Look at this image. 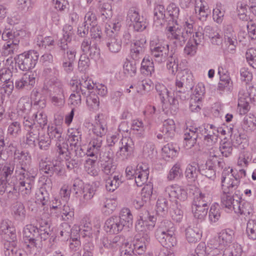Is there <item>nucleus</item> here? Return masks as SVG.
<instances>
[{"mask_svg":"<svg viewBox=\"0 0 256 256\" xmlns=\"http://www.w3.org/2000/svg\"><path fill=\"white\" fill-rule=\"evenodd\" d=\"M31 156L26 150L16 151L14 160L0 164V195L6 192L10 200H16L20 195L30 196L34 182V176L27 170Z\"/></svg>","mask_w":256,"mask_h":256,"instance_id":"obj_1","label":"nucleus"},{"mask_svg":"<svg viewBox=\"0 0 256 256\" xmlns=\"http://www.w3.org/2000/svg\"><path fill=\"white\" fill-rule=\"evenodd\" d=\"M44 225L40 224V227L32 224H27L23 229V240L25 245L30 250L35 248H40L43 242H49L48 246L53 245L56 236L52 234L50 230V226L47 222H44Z\"/></svg>","mask_w":256,"mask_h":256,"instance_id":"obj_2","label":"nucleus"},{"mask_svg":"<svg viewBox=\"0 0 256 256\" xmlns=\"http://www.w3.org/2000/svg\"><path fill=\"white\" fill-rule=\"evenodd\" d=\"M194 22L192 18L188 16L180 20L178 26L170 24L166 28L165 32L168 40L176 46H182L186 43L189 36L194 32Z\"/></svg>","mask_w":256,"mask_h":256,"instance_id":"obj_3","label":"nucleus"},{"mask_svg":"<svg viewBox=\"0 0 256 256\" xmlns=\"http://www.w3.org/2000/svg\"><path fill=\"white\" fill-rule=\"evenodd\" d=\"M108 131L107 125L104 120H98L92 128L94 136L91 138L86 150L88 156L98 158L102 146L104 136Z\"/></svg>","mask_w":256,"mask_h":256,"instance_id":"obj_4","label":"nucleus"},{"mask_svg":"<svg viewBox=\"0 0 256 256\" xmlns=\"http://www.w3.org/2000/svg\"><path fill=\"white\" fill-rule=\"evenodd\" d=\"M234 238V232L230 228L222 230L218 234V238H214L210 240L208 250L212 248L214 251H210V254L218 255L223 254L225 250L232 246Z\"/></svg>","mask_w":256,"mask_h":256,"instance_id":"obj_5","label":"nucleus"},{"mask_svg":"<svg viewBox=\"0 0 256 256\" xmlns=\"http://www.w3.org/2000/svg\"><path fill=\"white\" fill-rule=\"evenodd\" d=\"M97 186L94 184H84L77 178L74 180L71 190L79 200L80 204L83 206L91 200L96 194Z\"/></svg>","mask_w":256,"mask_h":256,"instance_id":"obj_6","label":"nucleus"},{"mask_svg":"<svg viewBox=\"0 0 256 256\" xmlns=\"http://www.w3.org/2000/svg\"><path fill=\"white\" fill-rule=\"evenodd\" d=\"M150 48L152 58L158 64L164 62L170 56L168 42L157 36L150 38Z\"/></svg>","mask_w":256,"mask_h":256,"instance_id":"obj_7","label":"nucleus"},{"mask_svg":"<svg viewBox=\"0 0 256 256\" xmlns=\"http://www.w3.org/2000/svg\"><path fill=\"white\" fill-rule=\"evenodd\" d=\"M224 168L221 176V186L225 192L229 190H236L240 184V179L246 176V171L244 169L238 170L231 168Z\"/></svg>","mask_w":256,"mask_h":256,"instance_id":"obj_8","label":"nucleus"},{"mask_svg":"<svg viewBox=\"0 0 256 256\" xmlns=\"http://www.w3.org/2000/svg\"><path fill=\"white\" fill-rule=\"evenodd\" d=\"M212 197L208 194H199L194 197L192 205V211L195 218L204 220L207 214Z\"/></svg>","mask_w":256,"mask_h":256,"instance_id":"obj_9","label":"nucleus"},{"mask_svg":"<svg viewBox=\"0 0 256 256\" xmlns=\"http://www.w3.org/2000/svg\"><path fill=\"white\" fill-rule=\"evenodd\" d=\"M38 57L39 54L37 51L30 50L17 55L14 60L20 70L28 71L35 67Z\"/></svg>","mask_w":256,"mask_h":256,"instance_id":"obj_10","label":"nucleus"},{"mask_svg":"<svg viewBox=\"0 0 256 256\" xmlns=\"http://www.w3.org/2000/svg\"><path fill=\"white\" fill-rule=\"evenodd\" d=\"M126 174L127 178H134L138 186H142L145 184L148 177L149 168L145 164H138L136 168L132 166H128L126 168Z\"/></svg>","mask_w":256,"mask_h":256,"instance_id":"obj_11","label":"nucleus"},{"mask_svg":"<svg viewBox=\"0 0 256 256\" xmlns=\"http://www.w3.org/2000/svg\"><path fill=\"white\" fill-rule=\"evenodd\" d=\"M196 128L199 139L206 144L212 146L217 141L218 130L214 125L205 123Z\"/></svg>","mask_w":256,"mask_h":256,"instance_id":"obj_12","label":"nucleus"},{"mask_svg":"<svg viewBox=\"0 0 256 256\" xmlns=\"http://www.w3.org/2000/svg\"><path fill=\"white\" fill-rule=\"evenodd\" d=\"M62 130L60 126L53 124L49 125L48 127V134L51 140L55 139L56 152L58 154H68V142L62 136Z\"/></svg>","mask_w":256,"mask_h":256,"instance_id":"obj_13","label":"nucleus"},{"mask_svg":"<svg viewBox=\"0 0 256 256\" xmlns=\"http://www.w3.org/2000/svg\"><path fill=\"white\" fill-rule=\"evenodd\" d=\"M48 89L50 92L51 101L56 106H61L64 104V85L57 78L48 82Z\"/></svg>","mask_w":256,"mask_h":256,"instance_id":"obj_14","label":"nucleus"},{"mask_svg":"<svg viewBox=\"0 0 256 256\" xmlns=\"http://www.w3.org/2000/svg\"><path fill=\"white\" fill-rule=\"evenodd\" d=\"M156 218L151 216L148 211L146 210L144 213L141 214L136 222V230L140 234L149 236L150 232L152 231L155 226Z\"/></svg>","mask_w":256,"mask_h":256,"instance_id":"obj_15","label":"nucleus"},{"mask_svg":"<svg viewBox=\"0 0 256 256\" xmlns=\"http://www.w3.org/2000/svg\"><path fill=\"white\" fill-rule=\"evenodd\" d=\"M223 36L224 48L223 51L224 53L234 54L238 44L236 32L234 30L231 24H226L223 28Z\"/></svg>","mask_w":256,"mask_h":256,"instance_id":"obj_16","label":"nucleus"},{"mask_svg":"<svg viewBox=\"0 0 256 256\" xmlns=\"http://www.w3.org/2000/svg\"><path fill=\"white\" fill-rule=\"evenodd\" d=\"M192 80V76L190 74L176 76L175 80V86L173 90L174 95L176 98H179L182 100H184L188 98V89L193 87L191 84L189 87L187 86V81Z\"/></svg>","mask_w":256,"mask_h":256,"instance_id":"obj_17","label":"nucleus"},{"mask_svg":"<svg viewBox=\"0 0 256 256\" xmlns=\"http://www.w3.org/2000/svg\"><path fill=\"white\" fill-rule=\"evenodd\" d=\"M39 168L40 172L48 177H50L54 174L58 176L65 174V170L60 161H47L42 159L39 162Z\"/></svg>","mask_w":256,"mask_h":256,"instance_id":"obj_18","label":"nucleus"},{"mask_svg":"<svg viewBox=\"0 0 256 256\" xmlns=\"http://www.w3.org/2000/svg\"><path fill=\"white\" fill-rule=\"evenodd\" d=\"M222 194L221 195V202L223 206L228 208L229 210H233L236 205V202L238 203L242 200V194L238 190H229L226 191L224 189L223 186H222Z\"/></svg>","mask_w":256,"mask_h":256,"instance_id":"obj_19","label":"nucleus"},{"mask_svg":"<svg viewBox=\"0 0 256 256\" xmlns=\"http://www.w3.org/2000/svg\"><path fill=\"white\" fill-rule=\"evenodd\" d=\"M127 20H130L132 26L134 31L140 32L147 27L146 19L140 14V10L136 8L129 9L127 14Z\"/></svg>","mask_w":256,"mask_h":256,"instance_id":"obj_20","label":"nucleus"},{"mask_svg":"<svg viewBox=\"0 0 256 256\" xmlns=\"http://www.w3.org/2000/svg\"><path fill=\"white\" fill-rule=\"evenodd\" d=\"M164 194L168 196L171 201L177 202L178 200L180 201H184L187 198V192L184 188L178 184H172L166 187Z\"/></svg>","mask_w":256,"mask_h":256,"instance_id":"obj_21","label":"nucleus"},{"mask_svg":"<svg viewBox=\"0 0 256 256\" xmlns=\"http://www.w3.org/2000/svg\"><path fill=\"white\" fill-rule=\"evenodd\" d=\"M122 146L116 152V156L121 160L128 159L132 155L134 150L133 140L130 137L123 138L120 140Z\"/></svg>","mask_w":256,"mask_h":256,"instance_id":"obj_22","label":"nucleus"},{"mask_svg":"<svg viewBox=\"0 0 256 256\" xmlns=\"http://www.w3.org/2000/svg\"><path fill=\"white\" fill-rule=\"evenodd\" d=\"M98 44L92 42L89 38H84L82 42L80 48L84 54L96 60L99 59L100 55Z\"/></svg>","mask_w":256,"mask_h":256,"instance_id":"obj_23","label":"nucleus"},{"mask_svg":"<svg viewBox=\"0 0 256 256\" xmlns=\"http://www.w3.org/2000/svg\"><path fill=\"white\" fill-rule=\"evenodd\" d=\"M26 30L24 29H5L2 34V40L7 43H20V39L26 36Z\"/></svg>","mask_w":256,"mask_h":256,"instance_id":"obj_24","label":"nucleus"},{"mask_svg":"<svg viewBox=\"0 0 256 256\" xmlns=\"http://www.w3.org/2000/svg\"><path fill=\"white\" fill-rule=\"evenodd\" d=\"M150 236L143 235L140 238H136L132 246L126 248L124 250L131 251L134 254L142 255L144 254L146 249V244L149 242Z\"/></svg>","mask_w":256,"mask_h":256,"instance_id":"obj_25","label":"nucleus"},{"mask_svg":"<svg viewBox=\"0 0 256 256\" xmlns=\"http://www.w3.org/2000/svg\"><path fill=\"white\" fill-rule=\"evenodd\" d=\"M104 230L110 234H118L122 230H126L117 216H112L108 218L104 222Z\"/></svg>","mask_w":256,"mask_h":256,"instance_id":"obj_26","label":"nucleus"},{"mask_svg":"<svg viewBox=\"0 0 256 256\" xmlns=\"http://www.w3.org/2000/svg\"><path fill=\"white\" fill-rule=\"evenodd\" d=\"M198 138L199 139V136L196 127L190 126V128H187L184 130L183 134L184 146L186 150L191 148L196 144Z\"/></svg>","mask_w":256,"mask_h":256,"instance_id":"obj_27","label":"nucleus"},{"mask_svg":"<svg viewBox=\"0 0 256 256\" xmlns=\"http://www.w3.org/2000/svg\"><path fill=\"white\" fill-rule=\"evenodd\" d=\"M45 184L40 187L36 193V202L39 205L44 206V210L48 209L50 203V198L49 191L51 186L46 188Z\"/></svg>","mask_w":256,"mask_h":256,"instance_id":"obj_28","label":"nucleus"},{"mask_svg":"<svg viewBox=\"0 0 256 256\" xmlns=\"http://www.w3.org/2000/svg\"><path fill=\"white\" fill-rule=\"evenodd\" d=\"M36 74L30 72L22 76L15 82V88L18 90L26 89L27 90L32 88L36 82Z\"/></svg>","mask_w":256,"mask_h":256,"instance_id":"obj_29","label":"nucleus"},{"mask_svg":"<svg viewBox=\"0 0 256 256\" xmlns=\"http://www.w3.org/2000/svg\"><path fill=\"white\" fill-rule=\"evenodd\" d=\"M0 234L10 240H17L16 228L12 222L8 219L0 222Z\"/></svg>","mask_w":256,"mask_h":256,"instance_id":"obj_30","label":"nucleus"},{"mask_svg":"<svg viewBox=\"0 0 256 256\" xmlns=\"http://www.w3.org/2000/svg\"><path fill=\"white\" fill-rule=\"evenodd\" d=\"M76 49H72L69 50L64 54L56 56L62 58V66L64 71L68 74L72 72L73 70L74 63L76 59Z\"/></svg>","mask_w":256,"mask_h":256,"instance_id":"obj_31","label":"nucleus"},{"mask_svg":"<svg viewBox=\"0 0 256 256\" xmlns=\"http://www.w3.org/2000/svg\"><path fill=\"white\" fill-rule=\"evenodd\" d=\"M146 40L142 38L136 40L130 50L131 58L134 60H138L143 56L146 50Z\"/></svg>","mask_w":256,"mask_h":256,"instance_id":"obj_32","label":"nucleus"},{"mask_svg":"<svg viewBox=\"0 0 256 256\" xmlns=\"http://www.w3.org/2000/svg\"><path fill=\"white\" fill-rule=\"evenodd\" d=\"M32 108V102L28 97H22L19 100L17 108L16 113L18 118L29 116L30 114Z\"/></svg>","mask_w":256,"mask_h":256,"instance_id":"obj_33","label":"nucleus"},{"mask_svg":"<svg viewBox=\"0 0 256 256\" xmlns=\"http://www.w3.org/2000/svg\"><path fill=\"white\" fill-rule=\"evenodd\" d=\"M203 34L204 36L208 38L212 44L220 46L222 44V36L216 27L207 26H205Z\"/></svg>","mask_w":256,"mask_h":256,"instance_id":"obj_34","label":"nucleus"},{"mask_svg":"<svg viewBox=\"0 0 256 256\" xmlns=\"http://www.w3.org/2000/svg\"><path fill=\"white\" fill-rule=\"evenodd\" d=\"M99 162L100 168L105 174L111 175L114 172L116 166L114 164L113 158L108 154L100 156Z\"/></svg>","mask_w":256,"mask_h":256,"instance_id":"obj_35","label":"nucleus"},{"mask_svg":"<svg viewBox=\"0 0 256 256\" xmlns=\"http://www.w3.org/2000/svg\"><path fill=\"white\" fill-rule=\"evenodd\" d=\"M94 86L95 84L94 83L92 80L86 76L82 77V79L80 80V82H76L74 86L77 88V90H79L84 96H86L88 93L91 92H92L90 90H94Z\"/></svg>","mask_w":256,"mask_h":256,"instance_id":"obj_36","label":"nucleus"},{"mask_svg":"<svg viewBox=\"0 0 256 256\" xmlns=\"http://www.w3.org/2000/svg\"><path fill=\"white\" fill-rule=\"evenodd\" d=\"M106 45L108 51L112 54L119 52L122 47V41L115 34L106 36Z\"/></svg>","mask_w":256,"mask_h":256,"instance_id":"obj_37","label":"nucleus"},{"mask_svg":"<svg viewBox=\"0 0 256 256\" xmlns=\"http://www.w3.org/2000/svg\"><path fill=\"white\" fill-rule=\"evenodd\" d=\"M180 14V9L174 3L170 4L167 7L166 12V22L168 25L170 23L171 25L178 26V18Z\"/></svg>","mask_w":256,"mask_h":256,"instance_id":"obj_38","label":"nucleus"},{"mask_svg":"<svg viewBox=\"0 0 256 256\" xmlns=\"http://www.w3.org/2000/svg\"><path fill=\"white\" fill-rule=\"evenodd\" d=\"M200 167L198 162H192L188 164L184 171V176L186 180L190 182H194L198 178V174H200Z\"/></svg>","mask_w":256,"mask_h":256,"instance_id":"obj_39","label":"nucleus"},{"mask_svg":"<svg viewBox=\"0 0 256 256\" xmlns=\"http://www.w3.org/2000/svg\"><path fill=\"white\" fill-rule=\"evenodd\" d=\"M236 205L234 208V212L235 213L240 214L244 215L246 217H250L252 216L254 213V209L252 204L246 201H242V200L237 202Z\"/></svg>","mask_w":256,"mask_h":256,"instance_id":"obj_40","label":"nucleus"},{"mask_svg":"<svg viewBox=\"0 0 256 256\" xmlns=\"http://www.w3.org/2000/svg\"><path fill=\"white\" fill-rule=\"evenodd\" d=\"M122 224H124L126 230H128L132 226L133 216L130 210L128 208H122L117 216Z\"/></svg>","mask_w":256,"mask_h":256,"instance_id":"obj_41","label":"nucleus"},{"mask_svg":"<svg viewBox=\"0 0 256 256\" xmlns=\"http://www.w3.org/2000/svg\"><path fill=\"white\" fill-rule=\"evenodd\" d=\"M122 16H118L112 22L106 25L105 32L106 36H117L118 32L120 30L122 27Z\"/></svg>","mask_w":256,"mask_h":256,"instance_id":"obj_42","label":"nucleus"},{"mask_svg":"<svg viewBox=\"0 0 256 256\" xmlns=\"http://www.w3.org/2000/svg\"><path fill=\"white\" fill-rule=\"evenodd\" d=\"M158 241L166 248H170L176 244V240L174 234H163L156 235Z\"/></svg>","mask_w":256,"mask_h":256,"instance_id":"obj_43","label":"nucleus"},{"mask_svg":"<svg viewBox=\"0 0 256 256\" xmlns=\"http://www.w3.org/2000/svg\"><path fill=\"white\" fill-rule=\"evenodd\" d=\"M122 238L117 235L114 238H104L102 240V244L104 248L110 249L112 252L116 251L122 245Z\"/></svg>","mask_w":256,"mask_h":256,"instance_id":"obj_44","label":"nucleus"},{"mask_svg":"<svg viewBox=\"0 0 256 256\" xmlns=\"http://www.w3.org/2000/svg\"><path fill=\"white\" fill-rule=\"evenodd\" d=\"M176 125L172 119H168L164 122L161 132L164 135V139L168 140L174 137L175 134Z\"/></svg>","mask_w":256,"mask_h":256,"instance_id":"obj_45","label":"nucleus"},{"mask_svg":"<svg viewBox=\"0 0 256 256\" xmlns=\"http://www.w3.org/2000/svg\"><path fill=\"white\" fill-rule=\"evenodd\" d=\"M58 230L59 232L58 238L62 241L68 240L72 235L76 234V230L74 228H71L68 222L62 223Z\"/></svg>","mask_w":256,"mask_h":256,"instance_id":"obj_46","label":"nucleus"},{"mask_svg":"<svg viewBox=\"0 0 256 256\" xmlns=\"http://www.w3.org/2000/svg\"><path fill=\"white\" fill-rule=\"evenodd\" d=\"M142 74L146 76H151L154 72L153 58L149 56H145L141 62L140 68Z\"/></svg>","mask_w":256,"mask_h":256,"instance_id":"obj_47","label":"nucleus"},{"mask_svg":"<svg viewBox=\"0 0 256 256\" xmlns=\"http://www.w3.org/2000/svg\"><path fill=\"white\" fill-rule=\"evenodd\" d=\"M55 213L58 214L56 216L58 218L60 217L61 220L68 222L72 221L74 218V208L68 204H64L62 207V210L55 212Z\"/></svg>","mask_w":256,"mask_h":256,"instance_id":"obj_48","label":"nucleus"},{"mask_svg":"<svg viewBox=\"0 0 256 256\" xmlns=\"http://www.w3.org/2000/svg\"><path fill=\"white\" fill-rule=\"evenodd\" d=\"M122 176L120 174L109 176L106 180V188L110 192L116 190L122 183Z\"/></svg>","mask_w":256,"mask_h":256,"instance_id":"obj_49","label":"nucleus"},{"mask_svg":"<svg viewBox=\"0 0 256 256\" xmlns=\"http://www.w3.org/2000/svg\"><path fill=\"white\" fill-rule=\"evenodd\" d=\"M68 140L70 142V151H72L73 146L80 144L82 141V132L78 128H71L68 130Z\"/></svg>","mask_w":256,"mask_h":256,"instance_id":"obj_50","label":"nucleus"},{"mask_svg":"<svg viewBox=\"0 0 256 256\" xmlns=\"http://www.w3.org/2000/svg\"><path fill=\"white\" fill-rule=\"evenodd\" d=\"M40 134V131L35 128L32 130L28 131L26 136H24L23 142L30 148L36 146Z\"/></svg>","mask_w":256,"mask_h":256,"instance_id":"obj_51","label":"nucleus"},{"mask_svg":"<svg viewBox=\"0 0 256 256\" xmlns=\"http://www.w3.org/2000/svg\"><path fill=\"white\" fill-rule=\"evenodd\" d=\"M176 228L173 222L168 220H163L156 232L155 235L163 234H174Z\"/></svg>","mask_w":256,"mask_h":256,"instance_id":"obj_52","label":"nucleus"},{"mask_svg":"<svg viewBox=\"0 0 256 256\" xmlns=\"http://www.w3.org/2000/svg\"><path fill=\"white\" fill-rule=\"evenodd\" d=\"M202 231L196 227H188L186 230V237L189 242H196L202 237Z\"/></svg>","mask_w":256,"mask_h":256,"instance_id":"obj_53","label":"nucleus"},{"mask_svg":"<svg viewBox=\"0 0 256 256\" xmlns=\"http://www.w3.org/2000/svg\"><path fill=\"white\" fill-rule=\"evenodd\" d=\"M117 205L116 199L105 198L102 204V210L105 215H110L114 211Z\"/></svg>","mask_w":256,"mask_h":256,"instance_id":"obj_54","label":"nucleus"},{"mask_svg":"<svg viewBox=\"0 0 256 256\" xmlns=\"http://www.w3.org/2000/svg\"><path fill=\"white\" fill-rule=\"evenodd\" d=\"M251 100V98L248 96V94L242 96H240L238 101V108L240 114L244 115L246 114L250 108V102Z\"/></svg>","mask_w":256,"mask_h":256,"instance_id":"obj_55","label":"nucleus"},{"mask_svg":"<svg viewBox=\"0 0 256 256\" xmlns=\"http://www.w3.org/2000/svg\"><path fill=\"white\" fill-rule=\"evenodd\" d=\"M14 216L16 220L24 222L26 219V210L23 204L17 202L13 207Z\"/></svg>","mask_w":256,"mask_h":256,"instance_id":"obj_56","label":"nucleus"},{"mask_svg":"<svg viewBox=\"0 0 256 256\" xmlns=\"http://www.w3.org/2000/svg\"><path fill=\"white\" fill-rule=\"evenodd\" d=\"M70 39L66 38L64 36H61L58 39L57 46L58 48V50L56 52V56H58L60 54H64L69 50L72 49H76L73 47H69L68 44L71 42Z\"/></svg>","mask_w":256,"mask_h":256,"instance_id":"obj_57","label":"nucleus"},{"mask_svg":"<svg viewBox=\"0 0 256 256\" xmlns=\"http://www.w3.org/2000/svg\"><path fill=\"white\" fill-rule=\"evenodd\" d=\"M155 89L160 98L161 103L164 105L167 102L169 98L170 92L164 84L156 82L155 84Z\"/></svg>","mask_w":256,"mask_h":256,"instance_id":"obj_58","label":"nucleus"},{"mask_svg":"<svg viewBox=\"0 0 256 256\" xmlns=\"http://www.w3.org/2000/svg\"><path fill=\"white\" fill-rule=\"evenodd\" d=\"M168 200L162 197L159 198L156 202V212L158 215L164 217L168 212Z\"/></svg>","mask_w":256,"mask_h":256,"instance_id":"obj_59","label":"nucleus"},{"mask_svg":"<svg viewBox=\"0 0 256 256\" xmlns=\"http://www.w3.org/2000/svg\"><path fill=\"white\" fill-rule=\"evenodd\" d=\"M208 216L210 224H212L218 221L221 216V210L218 204H214L210 206Z\"/></svg>","mask_w":256,"mask_h":256,"instance_id":"obj_60","label":"nucleus"},{"mask_svg":"<svg viewBox=\"0 0 256 256\" xmlns=\"http://www.w3.org/2000/svg\"><path fill=\"white\" fill-rule=\"evenodd\" d=\"M162 156L164 158H174L178 154V150L176 144H168L162 148Z\"/></svg>","mask_w":256,"mask_h":256,"instance_id":"obj_61","label":"nucleus"},{"mask_svg":"<svg viewBox=\"0 0 256 256\" xmlns=\"http://www.w3.org/2000/svg\"><path fill=\"white\" fill-rule=\"evenodd\" d=\"M166 68L169 73L174 75L178 70V60L174 54H170L167 59Z\"/></svg>","mask_w":256,"mask_h":256,"instance_id":"obj_62","label":"nucleus"},{"mask_svg":"<svg viewBox=\"0 0 256 256\" xmlns=\"http://www.w3.org/2000/svg\"><path fill=\"white\" fill-rule=\"evenodd\" d=\"M182 174L181 164L180 163H176L170 169L167 175V178L170 181L178 180L180 178Z\"/></svg>","mask_w":256,"mask_h":256,"instance_id":"obj_63","label":"nucleus"},{"mask_svg":"<svg viewBox=\"0 0 256 256\" xmlns=\"http://www.w3.org/2000/svg\"><path fill=\"white\" fill-rule=\"evenodd\" d=\"M246 234L248 239L256 240V218L250 219L248 221Z\"/></svg>","mask_w":256,"mask_h":256,"instance_id":"obj_64","label":"nucleus"}]
</instances>
